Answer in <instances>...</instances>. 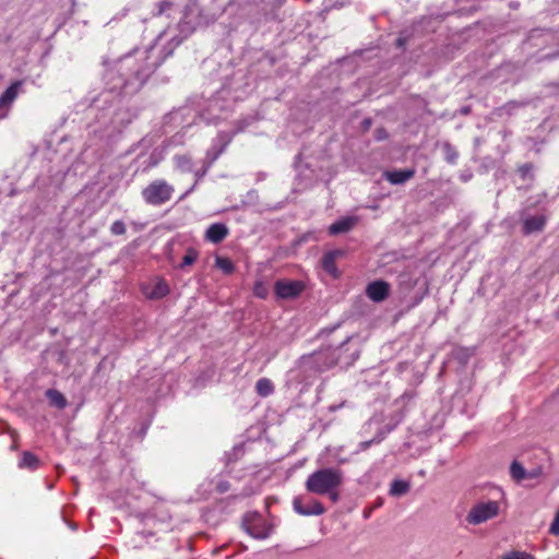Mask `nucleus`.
Masks as SVG:
<instances>
[{
  "label": "nucleus",
  "mask_w": 559,
  "mask_h": 559,
  "mask_svg": "<svg viewBox=\"0 0 559 559\" xmlns=\"http://www.w3.org/2000/svg\"><path fill=\"white\" fill-rule=\"evenodd\" d=\"M215 265L222 270L225 274H231L235 270V265L229 258L216 257Z\"/></svg>",
  "instance_id": "aec40b11"
},
{
  "label": "nucleus",
  "mask_w": 559,
  "mask_h": 559,
  "mask_svg": "<svg viewBox=\"0 0 559 559\" xmlns=\"http://www.w3.org/2000/svg\"><path fill=\"white\" fill-rule=\"evenodd\" d=\"M39 466H40V460L38 459L37 455H35L34 453H32L29 451L22 452L21 460L19 462L20 468L35 471V469L39 468Z\"/></svg>",
  "instance_id": "2eb2a0df"
},
{
  "label": "nucleus",
  "mask_w": 559,
  "mask_h": 559,
  "mask_svg": "<svg viewBox=\"0 0 559 559\" xmlns=\"http://www.w3.org/2000/svg\"><path fill=\"white\" fill-rule=\"evenodd\" d=\"M23 80H17L11 83V85L0 95V109L8 108L17 97L20 90L23 85Z\"/></svg>",
  "instance_id": "9d476101"
},
{
  "label": "nucleus",
  "mask_w": 559,
  "mask_h": 559,
  "mask_svg": "<svg viewBox=\"0 0 559 559\" xmlns=\"http://www.w3.org/2000/svg\"><path fill=\"white\" fill-rule=\"evenodd\" d=\"M255 391L258 395L266 397L274 392V384L270 379L261 378L255 383Z\"/></svg>",
  "instance_id": "f3484780"
},
{
  "label": "nucleus",
  "mask_w": 559,
  "mask_h": 559,
  "mask_svg": "<svg viewBox=\"0 0 559 559\" xmlns=\"http://www.w3.org/2000/svg\"><path fill=\"white\" fill-rule=\"evenodd\" d=\"M381 439H371L369 441H364L359 444V449L365 451L367 450L372 443H379Z\"/></svg>",
  "instance_id": "cd10ccee"
},
{
  "label": "nucleus",
  "mask_w": 559,
  "mask_h": 559,
  "mask_svg": "<svg viewBox=\"0 0 559 559\" xmlns=\"http://www.w3.org/2000/svg\"><path fill=\"white\" fill-rule=\"evenodd\" d=\"M45 395L48 399L50 405L57 407L58 409L66 408L68 402L66 396L60 391L56 389H48Z\"/></svg>",
  "instance_id": "dca6fc26"
},
{
  "label": "nucleus",
  "mask_w": 559,
  "mask_h": 559,
  "mask_svg": "<svg viewBox=\"0 0 559 559\" xmlns=\"http://www.w3.org/2000/svg\"><path fill=\"white\" fill-rule=\"evenodd\" d=\"M384 178L392 185H402L415 176V169H394L384 173Z\"/></svg>",
  "instance_id": "f8f14e48"
},
{
  "label": "nucleus",
  "mask_w": 559,
  "mask_h": 559,
  "mask_svg": "<svg viewBox=\"0 0 559 559\" xmlns=\"http://www.w3.org/2000/svg\"><path fill=\"white\" fill-rule=\"evenodd\" d=\"M169 294V286L164 280H157L150 292H145L148 299H162Z\"/></svg>",
  "instance_id": "4468645a"
},
{
  "label": "nucleus",
  "mask_w": 559,
  "mask_h": 559,
  "mask_svg": "<svg viewBox=\"0 0 559 559\" xmlns=\"http://www.w3.org/2000/svg\"><path fill=\"white\" fill-rule=\"evenodd\" d=\"M357 223L358 218L355 216L343 217L329 226V234L331 236H336L338 234L348 233Z\"/></svg>",
  "instance_id": "1a4fd4ad"
},
{
  "label": "nucleus",
  "mask_w": 559,
  "mask_h": 559,
  "mask_svg": "<svg viewBox=\"0 0 559 559\" xmlns=\"http://www.w3.org/2000/svg\"><path fill=\"white\" fill-rule=\"evenodd\" d=\"M253 294L255 297L265 299L269 296V287L262 281H258L253 286Z\"/></svg>",
  "instance_id": "4be33fe9"
},
{
  "label": "nucleus",
  "mask_w": 559,
  "mask_h": 559,
  "mask_svg": "<svg viewBox=\"0 0 559 559\" xmlns=\"http://www.w3.org/2000/svg\"><path fill=\"white\" fill-rule=\"evenodd\" d=\"M242 528L253 538L265 539L270 535V527L257 513H248L242 520Z\"/></svg>",
  "instance_id": "39448f33"
},
{
  "label": "nucleus",
  "mask_w": 559,
  "mask_h": 559,
  "mask_svg": "<svg viewBox=\"0 0 559 559\" xmlns=\"http://www.w3.org/2000/svg\"><path fill=\"white\" fill-rule=\"evenodd\" d=\"M306 289V284L297 280H277L274 283V294L278 299L290 300L298 298Z\"/></svg>",
  "instance_id": "20e7f679"
},
{
  "label": "nucleus",
  "mask_w": 559,
  "mask_h": 559,
  "mask_svg": "<svg viewBox=\"0 0 559 559\" xmlns=\"http://www.w3.org/2000/svg\"><path fill=\"white\" fill-rule=\"evenodd\" d=\"M390 293V285L385 281H373L369 283L366 287L367 297L374 301L381 302L385 300Z\"/></svg>",
  "instance_id": "0eeeda50"
},
{
  "label": "nucleus",
  "mask_w": 559,
  "mask_h": 559,
  "mask_svg": "<svg viewBox=\"0 0 559 559\" xmlns=\"http://www.w3.org/2000/svg\"><path fill=\"white\" fill-rule=\"evenodd\" d=\"M344 255L343 250H332L323 254L321 264L323 270L332 275L333 277H338L340 272L336 266V260Z\"/></svg>",
  "instance_id": "6e6552de"
},
{
  "label": "nucleus",
  "mask_w": 559,
  "mask_h": 559,
  "mask_svg": "<svg viewBox=\"0 0 559 559\" xmlns=\"http://www.w3.org/2000/svg\"><path fill=\"white\" fill-rule=\"evenodd\" d=\"M409 488L411 485L408 481L395 479L392 481L389 492L391 496L400 497L407 493Z\"/></svg>",
  "instance_id": "a211bd4d"
},
{
  "label": "nucleus",
  "mask_w": 559,
  "mask_h": 559,
  "mask_svg": "<svg viewBox=\"0 0 559 559\" xmlns=\"http://www.w3.org/2000/svg\"><path fill=\"white\" fill-rule=\"evenodd\" d=\"M510 475L513 480L520 483L526 479V469L518 461H513L510 466Z\"/></svg>",
  "instance_id": "6ab92c4d"
},
{
  "label": "nucleus",
  "mask_w": 559,
  "mask_h": 559,
  "mask_svg": "<svg viewBox=\"0 0 559 559\" xmlns=\"http://www.w3.org/2000/svg\"><path fill=\"white\" fill-rule=\"evenodd\" d=\"M499 503L497 501L479 502L472 507L466 515L469 524L478 525L496 518L499 513Z\"/></svg>",
  "instance_id": "7ed1b4c3"
},
{
  "label": "nucleus",
  "mask_w": 559,
  "mask_h": 559,
  "mask_svg": "<svg viewBox=\"0 0 559 559\" xmlns=\"http://www.w3.org/2000/svg\"><path fill=\"white\" fill-rule=\"evenodd\" d=\"M343 483V473L338 468H321L310 474L306 480L309 492L324 496L333 489H338Z\"/></svg>",
  "instance_id": "f257e3e1"
},
{
  "label": "nucleus",
  "mask_w": 559,
  "mask_h": 559,
  "mask_svg": "<svg viewBox=\"0 0 559 559\" xmlns=\"http://www.w3.org/2000/svg\"><path fill=\"white\" fill-rule=\"evenodd\" d=\"M198 257H199V253L194 249H192V248L188 249L187 253L182 258L180 267L183 269L186 266L193 264L197 261Z\"/></svg>",
  "instance_id": "5701e85b"
},
{
  "label": "nucleus",
  "mask_w": 559,
  "mask_h": 559,
  "mask_svg": "<svg viewBox=\"0 0 559 559\" xmlns=\"http://www.w3.org/2000/svg\"><path fill=\"white\" fill-rule=\"evenodd\" d=\"M456 156H457V155H456V153L449 154V155L447 156V160H448L449 163L453 164V163L455 162V159H456Z\"/></svg>",
  "instance_id": "7c9ffc66"
},
{
  "label": "nucleus",
  "mask_w": 559,
  "mask_h": 559,
  "mask_svg": "<svg viewBox=\"0 0 559 559\" xmlns=\"http://www.w3.org/2000/svg\"><path fill=\"white\" fill-rule=\"evenodd\" d=\"M229 234V230L225 224L215 223L212 224L205 231V239L212 243L222 242Z\"/></svg>",
  "instance_id": "9b49d317"
},
{
  "label": "nucleus",
  "mask_w": 559,
  "mask_h": 559,
  "mask_svg": "<svg viewBox=\"0 0 559 559\" xmlns=\"http://www.w3.org/2000/svg\"><path fill=\"white\" fill-rule=\"evenodd\" d=\"M546 216H530L523 221V233L531 235L533 233L542 231L546 225Z\"/></svg>",
  "instance_id": "ddd939ff"
},
{
  "label": "nucleus",
  "mask_w": 559,
  "mask_h": 559,
  "mask_svg": "<svg viewBox=\"0 0 559 559\" xmlns=\"http://www.w3.org/2000/svg\"><path fill=\"white\" fill-rule=\"evenodd\" d=\"M173 159L176 168L181 171H189L191 169L192 162L188 155H175Z\"/></svg>",
  "instance_id": "412c9836"
},
{
  "label": "nucleus",
  "mask_w": 559,
  "mask_h": 559,
  "mask_svg": "<svg viewBox=\"0 0 559 559\" xmlns=\"http://www.w3.org/2000/svg\"><path fill=\"white\" fill-rule=\"evenodd\" d=\"M543 471L540 467L534 468L532 471H526V479H534L542 475Z\"/></svg>",
  "instance_id": "bb28decb"
},
{
  "label": "nucleus",
  "mask_w": 559,
  "mask_h": 559,
  "mask_svg": "<svg viewBox=\"0 0 559 559\" xmlns=\"http://www.w3.org/2000/svg\"><path fill=\"white\" fill-rule=\"evenodd\" d=\"M17 449V443L16 441L13 442V444L11 445V450L15 451Z\"/></svg>",
  "instance_id": "2f4dec72"
},
{
  "label": "nucleus",
  "mask_w": 559,
  "mask_h": 559,
  "mask_svg": "<svg viewBox=\"0 0 559 559\" xmlns=\"http://www.w3.org/2000/svg\"><path fill=\"white\" fill-rule=\"evenodd\" d=\"M502 559H534V557L526 552L512 551V552L504 555Z\"/></svg>",
  "instance_id": "393cba45"
},
{
  "label": "nucleus",
  "mask_w": 559,
  "mask_h": 559,
  "mask_svg": "<svg viewBox=\"0 0 559 559\" xmlns=\"http://www.w3.org/2000/svg\"><path fill=\"white\" fill-rule=\"evenodd\" d=\"M126 231H127V228L122 221H115L110 226V233L112 235H116V236L124 235Z\"/></svg>",
  "instance_id": "b1692460"
},
{
  "label": "nucleus",
  "mask_w": 559,
  "mask_h": 559,
  "mask_svg": "<svg viewBox=\"0 0 559 559\" xmlns=\"http://www.w3.org/2000/svg\"><path fill=\"white\" fill-rule=\"evenodd\" d=\"M531 169H532L531 164H524L519 168V171L521 173L522 176H525Z\"/></svg>",
  "instance_id": "c756f323"
},
{
  "label": "nucleus",
  "mask_w": 559,
  "mask_h": 559,
  "mask_svg": "<svg viewBox=\"0 0 559 559\" xmlns=\"http://www.w3.org/2000/svg\"><path fill=\"white\" fill-rule=\"evenodd\" d=\"M403 44H404L403 39H402V38H399V39H397V45H399V46H402Z\"/></svg>",
  "instance_id": "72a5a7b5"
},
{
  "label": "nucleus",
  "mask_w": 559,
  "mask_h": 559,
  "mask_svg": "<svg viewBox=\"0 0 559 559\" xmlns=\"http://www.w3.org/2000/svg\"><path fill=\"white\" fill-rule=\"evenodd\" d=\"M175 188L164 179H156L148 183L141 192L146 204L159 206L171 200Z\"/></svg>",
  "instance_id": "f03ea898"
},
{
  "label": "nucleus",
  "mask_w": 559,
  "mask_h": 559,
  "mask_svg": "<svg viewBox=\"0 0 559 559\" xmlns=\"http://www.w3.org/2000/svg\"><path fill=\"white\" fill-rule=\"evenodd\" d=\"M293 508L296 513L304 516L321 515L325 512V508L319 500L312 499L308 504H304L301 497L294 498Z\"/></svg>",
  "instance_id": "423d86ee"
},
{
  "label": "nucleus",
  "mask_w": 559,
  "mask_h": 559,
  "mask_svg": "<svg viewBox=\"0 0 559 559\" xmlns=\"http://www.w3.org/2000/svg\"><path fill=\"white\" fill-rule=\"evenodd\" d=\"M325 495L329 496V498L333 501V502H337L338 499H340V495H338V491L337 489H333L332 491L330 492H325Z\"/></svg>",
  "instance_id": "c85d7f7f"
},
{
  "label": "nucleus",
  "mask_w": 559,
  "mask_h": 559,
  "mask_svg": "<svg viewBox=\"0 0 559 559\" xmlns=\"http://www.w3.org/2000/svg\"><path fill=\"white\" fill-rule=\"evenodd\" d=\"M549 533L559 536V511L556 513V516L550 525Z\"/></svg>",
  "instance_id": "a878e982"
},
{
  "label": "nucleus",
  "mask_w": 559,
  "mask_h": 559,
  "mask_svg": "<svg viewBox=\"0 0 559 559\" xmlns=\"http://www.w3.org/2000/svg\"><path fill=\"white\" fill-rule=\"evenodd\" d=\"M462 112H463L464 115H467V114L469 112V108H468V107L463 108V109H462Z\"/></svg>",
  "instance_id": "473e14b6"
}]
</instances>
